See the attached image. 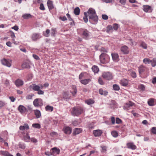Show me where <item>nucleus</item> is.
I'll use <instances>...</instances> for the list:
<instances>
[{
  "label": "nucleus",
  "instance_id": "obj_1",
  "mask_svg": "<svg viewBox=\"0 0 156 156\" xmlns=\"http://www.w3.org/2000/svg\"><path fill=\"white\" fill-rule=\"evenodd\" d=\"M84 112L83 108L80 107H74L71 111L72 115L73 116H78Z\"/></svg>",
  "mask_w": 156,
  "mask_h": 156
},
{
  "label": "nucleus",
  "instance_id": "obj_2",
  "mask_svg": "<svg viewBox=\"0 0 156 156\" xmlns=\"http://www.w3.org/2000/svg\"><path fill=\"white\" fill-rule=\"evenodd\" d=\"M101 62L103 64H105L108 62L109 58L108 55L105 53H102L100 56Z\"/></svg>",
  "mask_w": 156,
  "mask_h": 156
},
{
  "label": "nucleus",
  "instance_id": "obj_3",
  "mask_svg": "<svg viewBox=\"0 0 156 156\" xmlns=\"http://www.w3.org/2000/svg\"><path fill=\"white\" fill-rule=\"evenodd\" d=\"M1 62L3 65L10 67L12 65V60L9 59L3 58L1 60Z\"/></svg>",
  "mask_w": 156,
  "mask_h": 156
},
{
  "label": "nucleus",
  "instance_id": "obj_4",
  "mask_svg": "<svg viewBox=\"0 0 156 156\" xmlns=\"http://www.w3.org/2000/svg\"><path fill=\"white\" fill-rule=\"evenodd\" d=\"M89 22L93 24H96L98 21V18L96 14L89 17Z\"/></svg>",
  "mask_w": 156,
  "mask_h": 156
},
{
  "label": "nucleus",
  "instance_id": "obj_5",
  "mask_svg": "<svg viewBox=\"0 0 156 156\" xmlns=\"http://www.w3.org/2000/svg\"><path fill=\"white\" fill-rule=\"evenodd\" d=\"M102 75L103 78L108 80H110L113 79V76L110 72H104L102 73Z\"/></svg>",
  "mask_w": 156,
  "mask_h": 156
},
{
  "label": "nucleus",
  "instance_id": "obj_6",
  "mask_svg": "<svg viewBox=\"0 0 156 156\" xmlns=\"http://www.w3.org/2000/svg\"><path fill=\"white\" fill-rule=\"evenodd\" d=\"M33 105L36 107H41L43 105V100L40 98L35 99L33 101Z\"/></svg>",
  "mask_w": 156,
  "mask_h": 156
},
{
  "label": "nucleus",
  "instance_id": "obj_7",
  "mask_svg": "<svg viewBox=\"0 0 156 156\" xmlns=\"http://www.w3.org/2000/svg\"><path fill=\"white\" fill-rule=\"evenodd\" d=\"M41 37V35L39 33H34L31 35V39L33 41H36Z\"/></svg>",
  "mask_w": 156,
  "mask_h": 156
},
{
  "label": "nucleus",
  "instance_id": "obj_8",
  "mask_svg": "<svg viewBox=\"0 0 156 156\" xmlns=\"http://www.w3.org/2000/svg\"><path fill=\"white\" fill-rule=\"evenodd\" d=\"M139 73L140 74H141L143 73L147 72V68L143 65H140L138 68Z\"/></svg>",
  "mask_w": 156,
  "mask_h": 156
},
{
  "label": "nucleus",
  "instance_id": "obj_9",
  "mask_svg": "<svg viewBox=\"0 0 156 156\" xmlns=\"http://www.w3.org/2000/svg\"><path fill=\"white\" fill-rule=\"evenodd\" d=\"M18 109L21 114H26L28 112V110L27 108L21 105L19 106Z\"/></svg>",
  "mask_w": 156,
  "mask_h": 156
},
{
  "label": "nucleus",
  "instance_id": "obj_10",
  "mask_svg": "<svg viewBox=\"0 0 156 156\" xmlns=\"http://www.w3.org/2000/svg\"><path fill=\"white\" fill-rule=\"evenodd\" d=\"M70 92L73 96H75L77 92L76 87L74 85H72L70 89Z\"/></svg>",
  "mask_w": 156,
  "mask_h": 156
},
{
  "label": "nucleus",
  "instance_id": "obj_11",
  "mask_svg": "<svg viewBox=\"0 0 156 156\" xmlns=\"http://www.w3.org/2000/svg\"><path fill=\"white\" fill-rule=\"evenodd\" d=\"M121 51L124 54H127L129 53V48L126 45L122 46L120 48Z\"/></svg>",
  "mask_w": 156,
  "mask_h": 156
},
{
  "label": "nucleus",
  "instance_id": "obj_12",
  "mask_svg": "<svg viewBox=\"0 0 156 156\" xmlns=\"http://www.w3.org/2000/svg\"><path fill=\"white\" fill-rule=\"evenodd\" d=\"M64 133L67 134H70L72 131V129L71 127L68 126H64L63 129Z\"/></svg>",
  "mask_w": 156,
  "mask_h": 156
},
{
  "label": "nucleus",
  "instance_id": "obj_13",
  "mask_svg": "<svg viewBox=\"0 0 156 156\" xmlns=\"http://www.w3.org/2000/svg\"><path fill=\"white\" fill-rule=\"evenodd\" d=\"M112 60L115 62H118L119 60V55L118 53H113L111 54Z\"/></svg>",
  "mask_w": 156,
  "mask_h": 156
},
{
  "label": "nucleus",
  "instance_id": "obj_14",
  "mask_svg": "<svg viewBox=\"0 0 156 156\" xmlns=\"http://www.w3.org/2000/svg\"><path fill=\"white\" fill-rule=\"evenodd\" d=\"M127 148L134 150L136 149V146L134 144L133 142L128 143L126 144Z\"/></svg>",
  "mask_w": 156,
  "mask_h": 156
},
{
  "label": "nucleus",
  "instance_id": "obj_15",
  "mask_svg": "<svg viewBox=\"0 0 156 156\" xmlns=\"http://www.w3.org/2000/svg\"><path fill=\"white\" fill-rule=\"evenodd\" d=\"M147 103L150 106H154L156 104V100L153 98H151L148 100Z\"/></svg>",
  "mask_w": 156,
  "mask_h": 156
},
{
  "label": "nucleus",
  "instance_id": "obj_16",
  "mask_svg": "<svg viewBox=\"0 0 156 156\" xmlns=\"http://www.w3.org/2000/svg\"><path fill=\"white\" fill-rule=\"evenodd\" d=\"M119 83L122 86L126 87L129 83V80L125 79H123L120 80Z\"/></svg>",
  "mask_w": 156,
  "mask_h": 156
},
{
  "label": "nucleus",
  "instance_id": "obj_17",
  "mask_svg": "<svg viewBox=\"0 0 156 156\" xmlns=\"http://www.w3.org/2000/svg\"><path fill=\"white\" fill-rule=\"evenodd\" d=\"M86 12L87 15V14H88L89 17L96 14L95 9L92 8H89L87 12Z\"/></svg>",
  "mask_w": 156,
  "mask_h": 156
},
{
  "label": "nucleus",
  "instance_id": "obj_18",
  "mask_svg": "<svg viewBox=\"0 0 156 156\" xmlns=\"http://www.w3.org/2000/svg\"><path fill=\"white\" fill-rule=\"evenodd\" d=\"M102 131L100 129L94 130L93 131V133L95 137H98L100 136L102 133Z\"/></svg>",
  "mask_w": 156,
  "mask_h": 156
},
{
  "label": "nucleus",
  "instance_id": "obj_19",
  "mask_svg": "<svg viewBox=\"0 0 156 156\" xmlns=\"http://www.w3.org/2000/svg\"><path fill=\"white\" fill-rule=\"evenodd\" d=\"M83 35L84 36V38L87 39L89 36V32L86 29H83Z\"/></svg>",
  "mask_w": 156,
  "mask_h": 156
},
{
  "label": "nucleus",
  "instance_id": "obj_20",
  "mask_svg": "<svg viewBox=\"0 0 156 156\" xmlns=\"http://www.w3.org/2000/svg\"><path fill=\"white\" fill-rule=\"evenodd\" d=\"M52 155H55L56 154H58L60 153V150L59 149L56 147H54L51 150Z\"/></svg>",
  "mask_w": 156,
  "mask_h": 156
},
{
  "label": "nucleus",
  "instance_id": "obj_21",
  "mask_svg": "<svg viewBox=\"0 0 156 156\" xmlns=\"http://www.w3.org/2000/svg\"><path fill=\"white\" fill-rule=\"evenodd\" d=\"M30 87L34 91H37L40 89L39 85H37L35 83L33 84L30 86Z\"/></svg>",
  "mask_w": 156,
  "mask_h": 156
},
{
  "label": "nucleus",
  "instance_id": "obj_22",
  "mask_svg": "<svg viewBox=\"0 0 156 156\" xmlns=\"http://www.w3.org/2000/svg\"><path fill=\"white\" fill-rule=\"evenodd\" d=\"M47 4L49 10H52L54 8V7L52 1L50 0H48L47 2Z\"/></svg>",
  "mask_w": 156,
  "mask_h": 156
},
{
  "label": "nucleus",
  "instance_id": "obj_23",
  "mask_svg": "<svg viewBox=\"0 0 156 156\" xmlns=\"http://www.w3.org/2000/svg\"><path fill=\"white\" fill-rule=\"evenodd\" d=\"M143 10L145 12H150L151 11V6L148 5H143Z\"/></svg>",
  "mask_w": 156,
  "mask_h": 156
},
{
  "label": "nucleus",
  "instance_id": "obj_24",
  "mask_svg": "<svg viewBox=\"0 0 156 156\" xmlns=\"http://www.w3.org/2000/svg\"><path fill=\"white\" fill-rule=\"evenodd\" d=\"M15 83L16 86L19 87L23 85V82L20 79H18L15 81Z\"/></svg>",
  "mask_w": 156,
  "mask_h": 156
},
{
  "label": "nucleus",
  "instance_id": "obj_25",
  "mask_svg": "<svg viewBox=\"0 0 156 156\" xmlns=\"http://www.w3.org/2000/svg\"><path fill=\"white\" fill-rule=\"evenodd\" d=\"M99 93L101 95H103L104 96H106L108 94V92L106 90H104L103 89L101 88L99 90Z\"/></svg>",
  "mask_w": 156,
  "mask_h": 156
},
{
  "label": "nucleus",
  "instance_id": "obj_26",
  "mask_svg": "<svg viewBox=\"0 0 156 156\" xmlns=\"http://www.w3.org/2000/svg\"><path fill=\"white\" fill-rule=\"evenodd\" d=\"M0 154L3 156H13V155L10 154L7 151H0Z\"/></svg>",
  "mask_w": 156,
  "mask_h": 156
},
{
  "label": "nucleus",
  "instance_id": "obj_27",
  "mask_svg": "<svg viewBox=\"0 0 156 156\" xmlns=\"http://www.w3.org/2000/svg\"><path fill=\"white\" fill-rule=\"evenodd\" d=\"M82 131V129L81 128H76L74 129L73 133V135H75L78 134L80 133Z\"/></svg>",
  "mask_w": 156,
  "mask_h": 156
},
{
  "label": "nucleus",
  "instance_id": "obj_28",
  "mask_svg": "<svg viewBox=\"0 0 156 156\" xmlns=\"http://www.w3.org/2000/svg\"><path fill=\"white\" fill-rule=\"evenodd\" d=\"M19 129L20 130H24L25 129L28 130L29 129V127L28 124H25L23 126H20Z\"/></svg>",
  "mask_w": 156,
  "mask_h": 156
},
{
  "label": "nucleus",
  "instance_id": "obj_29",
  "mask_svg": "<svg viewBox=\"0 0 156 156\" xmlns=\"http://www.w3.org/2000/svg\"><path fill=\"white\" fill-rule=\"evenodd\" d=\"M109 105L111 108H113L114 107L116 108L117 106V103L115 101L112 100L109 104Z\"/></svg>",
  "mask_w": 156,
  "mask_h": 156
},
{
  "label": "nucleus",
  "instance_id": "obj_30",
  "mask_svg": "<svg viewBox=\"0 0 156 156\" xmlns=\"http://www.w3.org/2000/svg\"><path fill=\"white\" fill-rule=\"evenodd\" d=\"M45 110L47 112H52L53 110V106L48 105L45 107Z\"/></svg>",
  "mask_w": 156,
  "mask_h": 156
},
{
  "label": "nucleus",
  "instance_id": "obj_31",
  "mask_svg": "<svg viewBox=\"0 0 156 156\" xmlns=\"http://www.w3.org/2000/svg\"><path fill=\"white\" fill-rule=\"evenodd\" d=\"M85 102L87 105H90L94 104V101L92 99H89L85 100Z\"/></svg>",
  "mask_w": 156,
  "mask_h": 156
},
{
  "label": "nucleus",
  "instance_id": "obj_32",
  "mask_svg": "<svg viewBox=\"0 0 156 156\" xmlns=\"http://www.w3.org/2000/svg\"><path fill=\"white\" fill-rule=\"evenodd\" d=\"M91 81L90 79L82 80H80V83L82 84L86 85L88 84Z\"/></svg>",
  "mask_w": 156,
  "mask_h": 156
},
{
  "label": "nucleus",
  "instance_id": "obj_33",
  "mask_svg": "<svg viewBox=\"0 0 156 156\" xmlns=\"http://www.w3.org/2000/svg\"><path fill=\"white\" fill-rule=\"evenodd\" d=\"M32 16L29 13H26L23 14L22 16V17L25 19H27L30 18H32Z\"/></svg>",
  "mask_w": 156,
  "mask_h": 156
},
{
  "label": "nucleus",
  "instance_id": "obj_34",
  "mask_svg": "<svg viewBox=\"0 0 156 156\" xmlns=\"http://www.w3.org/2000/svg\"><path fill=\"white\" fill-rule=\"evenodd\" d=\"M23 138L24 140L26 142H29L30 139L28 133H27L23 135Z\"/></svg>",
  "mask_w": 156,
  "mask_h": 156
},
{
  "label": "nucleus",
  "instance_id": "obj_35",
  "mask_svg": "<svg viewBox=\"0 0 156 156\" xmlns=\"http://www.w3.org/2000/svg\"><path fill=\"white\" fill-rule=\"evenodd\" d=\"M34 114L37 118H39L41 116V113L38 110H35L34 111Z\"/></svg>",
  "mask_w": 156,
  "mask_h": 156
},
{
  "label": "nucleus",
  "instance_id": "obj_36",
  "mask_svg": "<svg viewBox=\"0 0 156 156\" xmlns=\"http://www.w3.org/2000/svg\"><path fill=\"white\" fill-rule=\"evenodd\" d=\"M92 69L94 73H97L99 71V69L98 66H93L92 67Z\"/></svg>",
  "mask_w": 156,
  "mask_h": 156
},
{
  "label": "nucleus",
  "instance_id": "obj_37",
  "mask_svg": "<svg viewBox=\"0 0 156 156\" xmlns=\"http://www.w3.org/2000/svg\"><path fill=\"white\" fill-rule=\"evenodd\" d=\"M134 104V103L133 102L129 101L128 103H126L124 107V108H129L130 107L132 106Z\"/></svg>",
  "mask_w": 156,
  "mask_h": 156
},
{
  "label": "nucleus",
  "instance_id": "obj_38",
  "mask_svg": "<svg viewBox=\"0 0 156 156\" xmlns=\"http://www.w3.org/2000/svg\"><path fill=\"white\" fill-rule=\"evenodd\" d=\"M23 68L25 69L30 68V66L29 63L28 62H24L22 65Z\"/></svg>",
  "mask_w": 156,
  "mask_h": 156
},
{
  "label": "nucleus",
  "instance_id": "obj_39",
  "mask_svg": "<svg viewBox=\"0 0 156 156\" xmlns=\"http://www.w3.org/2000/svg\"><path fill=\"white\" fill-rule=\"evenodd\" d=\"M25 154L28 156H31L33 154L32 151L29 149H26L25 152Z\"/></svg>",
  "mask_w": 156,
  "mask_h": 156
},
{
  "label": "nucleus",
  "instance_id": "obj_40",
  "mask_svg": "<svg viewBox=\"0 0 156 156\" xmlns=\"http://www.w3.org/2000/svg\"><path fill=\"white\" fill-rule=\"evenodd\" d=\"M80 10L79 7H76L74 10V13L76 15H78L80 13Z\"/></svg>",
  "mask_w": 156,
  "mask_h": 156
},
{
  "label": "nucleus",
  "instance_id": "obj_41",
  "mask_svg": "<svg viewBox=\"0 0 156 156\" xmlns=\"http://www.w3.org/2000/svg\"><path fill=\"white\" fill-rule=\"evenodd\" d=\"M18 146L19 147L22 149H24L26 147L25 144L23 143H19Z\"/></svg>",
  "mask_w": 156,
  "mask_h": 156
},
{
  "label": "nucleus",
  "instance_id": "obj_42",
  "mask_svg": "<svg viewBox=\"0 0 156 156\" xmlns=\"http://www.w3.org/2000/svg\"><path fill=\"white\" fill-rule=\"evenodd\" d=\"M143 62L145 64H150L151 60L147 58H145L143 59Z\"/></svg>",
  "mask_w": 156,
  "mask_h": 156
},
{
  "label": "nucleus",
  "instance_id": "obj_43",
  "mask_svg": "<svg viewBox=\"0 0 156 156\" xmlns=\"http://www.w3.org/2000/svg\"><path fill=\"white\" fill-rule=\"evenodd\" d=\"M140 46L144 49H146L147 48V44L144 42H142L140 44Z\"/></svg>",
  "mask_w": 156,
  "mask_h": 156
},
{
  "label": "nucleus",
  "instance_id": "obj_44",
  "mask_svg": "<svg viewBox=\"0 0 156 156\" xmlns=\"http://www.w3.org/2000/svg\"><path fill=\"white\" fill-rule=\"evenodd\" d=\"M138 87L141 90L144 91L145 90V86L142 84H140L139 85Z\"/></svg>",
  "mask_w": 156,
  "mask_h": 156
},
{
  "label": "nucleus",
  "instance_id": "obj_45",
  "mask_svg": "<svg viewBox=\"0 0 156 156\" xmlns=\"http://www.w3.org/2000/svg\"><path fill=\"white\" fill-rule=\"evenodd\" d=\"M113 89L115 90L118 91L120 89L119 86L116 84H114L113 85Z\"/></svg>",
  "mask_w": 156,
  "mask_h": 156
},
{
  "label": "nucleus",
  "instance_id": "obj_46",
  "mask_svg": "<svg viewBox=\"0 0 156 156\" xmlns=\"http://www.w3.org/2000/svg\"><path fill=\"white\" fill-rule=\"evenodd\" d=\"M6 104L5 101L0 100V109L4 107Z\"/></svg>",
  "mask_w": 156,
  "mask_h": 156
},
{
  "label": "nucleus",
  "instance_id": "obj_47",
  "mask_svg": "<svg viewBox=\"0 0 156 156\" xmlns=\"http://www.w3.org/2000/svg\"><path fill=\"white\" fill-rule=\"evenodd\" d=\"M50 33V30L49 29H47L45 33L44 32H43V35L46 37H48L49 36V34Z\"/></svg>",
  "mask_w": 156,
  "mask_h": 156
},
{
  "label": "nucleus",
  "instance_id": "obj_48",
  "mask_svg": "<svg viewBox=\"0 0 156 156\" xmlns=\"http://www.w3.org/2000/svg\"><path fill=\"white\" fill-rule=\"evenodd\" d=\"M84 16L83 17V19L85 23H87L88 22V19H87V12H84Z\"/></svg>",
  "mask_w": 156,
  "mask_h": 156
},
{
  "label": "nucleus",
  "instance_id": "obj_49",
  "mask_svg": "<svg viewBox=\"0 0 156 156\" xmlns=\"http://www.w3.org/2000/svg\"><path fill=\"white\" fill-rule=\"evenodd\" d=\"M112 135L113 136L116 137L118 136V133L117 132L115 131H113L111 132Z\"/></svg>",
  "mask_w": 156,
  "mask_h": 156
},
{
  "label": "nucleus",
  "instance_id": "obj_50",
  "mask_svg": "<svg viewBox=\"0 0 156 156\" xmlns=\"http://www.w3.org/2000/svg\"><path fill=\"white\" fill-rule=\"evenodd\" d=\"M63 96L64 98H69V92L67 91H66L64 92Z\"/></svg>",
  "mask_w": 156,
  "mask_h": 156
},
{
  "label": "nucleus",
  "instance_id": "obj_51",
  "mask_svg": "<svg viewBox=\"0 0 156 156\" xmlns=\"http://www.w3.org/2000/svg\"><path fill=\"white\" fill-rule=\"evenodd\" d=\"M32 126L35 128L39 129L41 128L40 125L38 123H34L32 124Z\"/></svg>",
  "mask_w": 156,
  "mask_h": 156
},
{
  "label": "nucleus",
  "instance_id": "obj_52",
  "mask_svg": "<svg viewBox=\"0 0 156 156\" xmlns=\"http://www.w3.org/2000/svg\"><path fill=\"white\" fill-rule=\"evenodd\" d=\"M112 27L111 26L109 25L106 27V32L108 33H109L110 31L112 30Z\"/></svg>",
  "mask_w": 156,
  "mask_h": 156
},
{
  "label": "nucleus",
  "instance_id": "obj_53",
  "mask_svg": "<svg viewBox=\"0 0 156 156\" xmlns=\"http://www.w3.org/2000/svg\"><path fill=\"white\" fill-rule=\"evenodd\" d=\"M150 63L152 67H154L156 66V60L155 59L151 60V62Z\"/></svg>",
  "mask_w": 156,
  "mask_h": 156
},
{
  "label": "nucleus",
  "instance_id": "obj_54",
  "mask_svg": "<svg viewBox=\"0 0 156 156\" xmlns=\"http://www.w3.org/2000/svg\"><path fill=\"white\" fill-rule=\"evenodd\" d=\"M151 131L152 133L156 134V127H154L151 128Z\"/></svg>",
  "mask_w": 156,
  "mask_h": 156
},
{
  "label": "nucleus",
  "instance_id": "obj_55",
  "mask_svg": "<svg viewBox=\"0 0 156 156\" xmlns=\"http://www.w3.org/2000/svg\"><path fill=\"white\" fill-rule=\"evenodd\" d=\"M34 96V94H29L26 97V98L27 99H31L32 98V97Z\"/></svg>",
  "mask_w": 156,
  "mask_h": 156
},
{
  "label": "nucleus",
  "instance_id": "obj_56",
  "mask_svg": "<svg viewBox=\"0 0 156 156\" xmlns=\"http://www.w3.org/2000/svg\"><path fill=\"white\" fill-rule=\"evenodd\" d=\"M98 82L101 85H103L104 84L102 79L100 77L98 79Z\"/></svg>",
  "mask_w": 156,
  "mask_h": 156
},
{
  "label": "nucleus",
  "instance_id": "obj_57",
  "mask_svg": "<svg viewBox=\"0 0 156 156\" xmlns=\"http://www.w3.org/2000/svg\"><path fill=\"white\" fill-rule=\"evenodd\" d=\"M56 31V29L52 28L51 29V34L52 36H54L55 34Z\"/></svg>",
  "mask_w": 156,
  "mask_h": 156
},
{
  "label": "nucleus",
  "instance_id": "obj_58",
  "mask_svg": "<svg viewBox=\"0 0 156 156\" xmlns=\"http://www.w3.org/2000/svg\"><path fill=\"white\" fill-rule=\"evenodd\" d=\"M121 120L119 118H116V123L117 124H120L122 122Z\"/></svg>",
  "mask_w": 156,
  "mask_h": 156
},
{
  "label": "nucleus",
  "instance_id": "obj_59",
  "mask_svg": "<svg viewBox=\"0 0 156 156\" xmlns=\"http://www.w3.org/2000/svg\"><path fill=\"white\" fill-rule=\"evenodd\" d=\"M50 135L54 137L55 136H57L58 135V134L56 132H52L50 133Z\"/></svg>",
  "mask_w": 156,
  "mask_h": 156
},
{
  "label": "nucleus",
  "instance_id": "obj_60",
  "mask_svg": "<svg viewBox=\"0 0 156 156\" xmlns=\"http://www.w3.org/2000/svg\"><path fill=\"white\" fill-rule=\"evenodd\" d=\"M37 93L39 95H43L44 94V91L40 89H39V90H37Z\"/></svg>",
  "mask_w": 156,
  "mask_h": 156
},
{
  "label": "nucleus",
  "instance_id": "obj_61",
  "mask_svg": "<svg viewBox=\"0 0 156 156\" xmlns=\"http://www.w3.org/2000/svg\"><path fill=\"white\" fill-rule=\"evenodd\" d=\"M101 147L102 148V150L101 151V152H105L106 151L107 149L106 147L105 146H101Z\"/></svg>",
  "mask_w": 156,
  "mask_h": 156
},
{
  "label": "nucleus",
  "instance_id": "obj_62",
  "mask_svg": "<svg viewBox=\"0 0 156 156\" xmlns=\"http://www.w3.org/2000/svg\"><path fill=\"white\" fill-rule=\"evenodd\" d=\"M131 112L133 114V115L135 117H138L139 115L137 113L134 112V111L133 110L131 111Z\"/></svg>",
  "mask_w": 156,
  "mask_h": 156
},
{
  "label": "nucleus",
  "instance_id": "obj_63",
  "mask_svg": "<svg viewBox=\"0 0 156 156\" xmlns=\"http://www.w3.org/2000/svg\"><path fill=\"white\" fill-rule=\"evenodd\" d=\"M59 19L62 21H65L67 20V19L65 16H63L62 17L60 16L59 18Z\"/></svg>",
  "mask_w": 156,
  "mask_h": 156
},
{
  "label": "nucleus",
  "instance_id": "obj_64",
  "mask_svg": "<svg viewBox=\"0 0 156 156\" xmlns=\"http://www.w3.org/2000/svg\"><path fill=\"white\" fill-rule=\"evenodd\" d=\"M40 9L42 10H44L45 9V8L44 7V5L43 4L41 3L39 7Z\"/></svg>",
  "mask_w": 156,
  "mask_h": 156
}]
</instances>
